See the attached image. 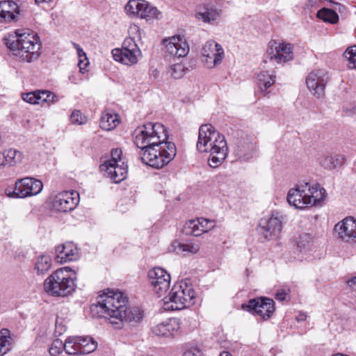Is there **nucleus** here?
<instances>
[{
    "mask_svg": "<svg viewBox=\"0 0 356 356\" xmlns=\"http://www.w3.org/2000/svg\"><path fill=\"white\" fill-rule=\"evenodd\" d=\"M22 99L30 104H38V98L37 95V90L34 92H27L23 95Z\"/></svg>",
    "mask_w": 356,
    "mask_h": 356,
    "instance_id": "45",
    "label": "nucleus"
},
{
    "mask_svg": "<svg viewBox=\"0 0 356 356\" xmlns=\"http://www.w3.org/2000/svg\"><path fill=\"white\" fill-rule=\"evenodd\" d=\"M185 67L181 63H176L171 65L168 70V74L175 79H180L184 74Z\"/></svg>",
    "mask_w": 356,
    "mask_h": 356,
    "instance_id": "40",
    "label": "nucleus"
},
{
    "mask_svg": "<svg viewBox=\"0 0 356 356\" xmlns=\"http://www.w3.org/2000/svg\"><path fill=\"white\" fill-rule=\"evenodd\" d=\"M257 80L258 87L261 92H264L274 84L275 82V76L269 74L266 71H262L258 74Z\"/></svg>",
    "mask_w": 356,
    "mask_h": 356,
    "instance_id": "30",
    "label": "nucleus"
},
{
    "mask_svg": "<svg viewBox=\"0 0 356 356\" xmlns=\"http://www.w3.org/2000/svg\"><path fill=\"white\" fill-rule=\"evenodd\" d=\"M334 230L343 241L356 243V218L354 217L343 218L334 225Z\"/></svg>",
    "mask_w": 356,
    "mask_h": 356,
    "instance_id": "15",
    "label": "nucleus"
},
{
    "mask_svg": "<svg viewBox=\"0 0 356 356\" xmlns=\"http://www.w3.org/2000/svg\"><path fill=\"white\" fill-rule=\"evenodd\" d=\"M79 355L89 354L97 348V342L90 337H79Z\"/></svg>",
    "mask_w": 356,
    "mask_h": 356,
    "instance_id": "29",
    "label": "nucleus"
},
{
    "mask_svg": "<svg viewBox=\"0 0 356 356\" xmlns=\"http://www.w3.org/2000/svg\"><path fill=\"white\" fill-rule=\"evenodd\" d=\"M56 259L60 263L74 261L78 257V250L72 243H67L56 248Z\"/></svg>",
    "mask_w": 356,
    "mask_h": 356,
    "instance_id": "23",
    "label": "nucleus"
},
{
    "mask_svg": "<svg viewBox=\"0 0 356 356\" xmlns=\"http://www.w3.org/2000/svg\"><path fill=\"white\" fill-rule=\"evenodd\" d=\"M148 278L153 291L159 297L165 293L170 285V275L162 268L156 267L148 273Z\"/></svg>",
    "mask_w": 356,
    "mask_h": 356,
    "instance_id": "11",
    "label": "nucleus"
},
{
    "mask_svg": "<svg viewBox=\"0 0 356 356\" xmlns=\"http://www.w3.org/2000/svg\"><path fill=\"white\" fill-rule=\"evenodd\" d=\"M4 152L8 166L15 165L22 160V153L14 149H6Z\"/></svg>",
    "mask_w": 356,
    "mask_h": 356,
    "instance_id": "37",
    "label": "nucleus"
},
{
    "mask_svg": "<svg viewBox=\"0 0 356 356\" xmlns=\"http://www.w3.org/2000/svg\"><path fill=\"white\" fill-rule=\"evenodd\" d=\"M200 227V222L198 219L197 220H191L186 222L182 229V232L186 235H193V236H200L202 234Z\"/></svg>",
    "mask_w": 356,
    "mask_h": 356,
    "instance_id": "35",
    "label": "nucleus"
},
{
    "mask_svg": "<svg viewBox=\"0 0 356 356\" xmlns=\"http://www.w3.org/2000/svg\"><path fill=\"white\" fill-rule=\"evenodd\" d=\"M243 308L253 310L263 319L269 318L275 311L273 300L267 298L252 299L249 300L248 305H243Z\"/></svg>",
    "mask_w": 356,
    "mask_h": 356,
    "instance_id": "16",
    "label": "nucleus"
},
{
    "mask_svg": "<svg viewBox=\"0 0 356 356\" xmlns=\"http://www.w3.org/2000/svg\"><path fill=\"white\" fill-rule=\"evenodd\" d=\"M120 123L119 116L113 113L104 112L102 113L99 126L106 131L115 129Z\"/></svg>",
    "mask_w": 356,
    "mask_h": 356,
    "instance_id": "27",
    "label": "nucleus"
},
{
    "mask_svg": "<svg viewBox=\"0 0 356 356\" xmlns=\"http://www.w3.org/2000/svg\"><path fill=\"white\" fill-rule=\"evenodd\" d=\"M72 270L64 267L53 272L44 282V291L51 296L65 297L76 288L74 278L70 276Z\"/></svg>",
    "mask_w": 356,
    "mask_h": 356,
    "instance_id": "4",
    "label": "nucleus"
},
{
    "mask_svg": "<svg viewBox=\"0 0 356 356\" xmlns=\"http://www.w3.org/2000/svg\"><path fill=\"white\" fill-rule=\"evenodd\" d=\"M200 227L202 234L207 232L212 229L215 227V222L213 220H210L206 218H199Z\"/></svg>",
    "mask_w": 356,
    "mask_h": 356,
    "instance_id": "43",
    "label": "nucleus"
},
{
    "mask_svg": "<svg viewBox=\"0 0 356 356\" xmlns=\"http://www.w3.org/2000/svg\"><path fill=\"white\" fill-rule=\"evenodd\" d=\"M282 230L280 219L274 215L268 219H261L259 222V232L267 240L277 237Z\"/></svg>",
    "mask_w": 356,
    "mask_h": 356,
    "instance_id": "18",
    "label": "nucleus"
},
{
    "mask_svg": "<svg viewBox=\"0 0 356 356\" xmlns=\"http://www.w3.org/2000/svg\"><path fill=\"white\" fill-rule=\"evenodd\" d=\"M19 13V7L14 1H0V22H15Z\"/></svg>",
    "mask_w": 356,
    "mask_h": 356,
    "instance_id": "22",
    "label": "nucleus"
},
{
    "mask_svg": "<svg viewBox=\"0 0 356 356\" xmlns=\"http://www.w3.org/2000/svg\"><path fill=\"white\" fill-rule=\"evenodd\" d=\"M182 356H201V355L198 350L197 351V353L193 350H188L185 352Z\"/></svg>",
    "mask_w": 356,
    "mask_h": 356,
    "instance_id": "50",
    "label": "nucleus"
},
{
    "mask_svg": "<svg viewBox=\"0 0 356 356\" xmlns=\"http://www.w3.org/2000/svg\"><path fill=\"white\" fill-rule=\"evenodd\" d=\"M266 54L271 60L279 64L285 63L293 58V47L290 43L271 40L268 44Z\"/></svg>",
    "mask_w": 356,
    "mask_h": 356,
    "instance_id": "8",
    "label": "nucleus"
},
{
    "mask_svg": "<svg viewBox=\"0 0 356 356\" xmlns=\"http://www.w3.org/2000/svg\"><path fill=\"white\" fill-rule=\"evenodd\" d=\"M54 0H35L36 3H49L53 1Z\"/></svg>",
    "mask_w": 356,
    "mask_h": 356,
    "instance_id": "51",
    "label": "nucleus"
},
{
    "mask_svg": "<svg viewBox=\"0 0 356 356\" xmlns=\"http://www.w3.org/2000/svg\"><path fill=\"white\" fill-rule=\"evenodd\" d=\"M81 64H82V61H81V60H80V61H79V68H80V70H81V71H82L83 70H84V69H85V67H82Z\"/></svg>",
    "mask_w": 356,
    "mask_h": 356,
    "instance_id": "54",
    "label": "nucleus"
},
{
    "mask_svg": "<svg viewBox=\"0 0 356 356\" xmlns=\"http://www.w3.org/2000/svg\"><path fill=\"white\" fill-rule=\"evenodd\" d=\"M79 202V195L76 191H63L57 194L52 202L53 208L60 212L71 211Z\"/></svg>",
    "mask_w": 356,
    "mask_h": 356,
    "instance_id": "13",
    "label": "nucleus"
},
{
    "mask_svg": "<svg viewBox=\"0 0 356 356\" xmlns=\"http://www.w3.org/2000/svg\"><path fill=\"white\" fill-rule=\"evenodd\" d=\"M74 46L76 49L79 57L86 56L85 52L83 51V49L80 47L79 44L74 43Z\"/></svg>",
    "mask_w": 356,
    "mask_h": 356,
    "instance_id": "49",
    "label": "nucleus"
},
{
    "mask_svg": "<svg viewBox=\"0 0 356 356\" xmlns=\"http://www.w3.org/2000/svg\"><path fill=\"white\" fill-rule=\"evenodd\" d=\"M127 298L120 291H108L106 294L99 296L96 307L99 312L107 315L111 321H118L122 318V314L127 309Z\"/></svg>",
    "mask_w": 356,
    "mask_h": 356,
    "instance_id": "6",
    "label": "nucleus"
},
{
    "mask_svg": "<svg viewBox=\"0 0 356 356\" xmlns=\"http://www.w3.org/2000/svg\"><path fill=\"white\" fill-rule=\"evenodd\" d=\"M179 330L180 321L176 318L168 319L152 327L154 334L164 337H173L179 334Z\"/></svg>",
    "mask_w": 356,
    "mask_h": 356,
    "instance_id": "19",
    "label": "nucleus"
},
{
    "mask_svg": "<svg viewBox=\"0 0 356 356\" xmlns=\"http://www.w3.org/2000/svg\"><path fill=\"white\" fill-rule=\"evenodd\" d=\"M220 356H232V355H230L229 353L227 352H222Z\"/></svg>",
    "mask_w": 356,
    "mask_h": 356,
    "instance_id": "53",
    "label": "nucleus"
},
{
    "mask_svg": "<svg viewBox=\"0 0 356 356\" xmlns=\"http://www.w3.org/2000/svg\"><path fill=\"white\" fill-rule=\"evenodd\" d=\"M196 146L200 152L210 154L208 164L211 168L220 166L227 154L228 147L225 136L210 124L200 126Z\"/></svg>",
    "mask_w": 356,
    "mask_h": 356,
    "instance_id": "2",
    "label": "nucleus"
},
{
    "mask_svg": "<svg viewBox=\"0 0 356 356\" xmlns=\"http://www.w3.org/2000/svg\"><path fill=\"white\" fill-rule=\"evenodd\" d=\"M287 295L288 292L285 289H280L277 291L275 298L278 300L283 301L286 300Z\"/></svg>",
    "mask_w": 356,
    "mask_h": 356,
    "instance_id": "46",
    "label": "nucleus"
},
{
    "mask_svg": "<svg viewBox=\"0 0 356 356\" xmlns=\"http://www.w3.org/2000/svg\"><path fill=\"white\" fill-rule=\"evenodd\" d=\"M286 200L289 205L300 209L308 205H314L318 201L314 197L308 183L291 188L287 193Z\"/></svg>",
    "mask_w": 356,
    "mask_h": 356,
    "instance_id": "7",
    "label": "nucleus"
},
{
    "mask_svg": "<svg viewBox=\"0 0 356 356\" xmlns=\"http://www.w3.org/2000/svg\"><path fill=\"white\" fill-rule=\"evenodd\" d=\"M172 248L178 254H196L200 250V245L195 243H182L175 241L172 244Z\"/></svg>",
    "mask_w": 356,
    "mask_h": 356,
    "instance_id": "28",
    "label": "nucleus"
},
{
    "mask_svg": "<svg viewBox=\"0 0 356 356\" xmlns=\"http://www.w3.org/2000/svg\"><path fill=\"white\" fill-rule=\"evenodd\" d=\"M327 81V74L323 70H314L306 78V84L308 90L316 98L324 97Z\"/></svg>",
    "mask_w": 356,
    "mask_h": 356,
    "instance_id": "12",
    "label": "nucleus"
},
{
    "mask_svg": "<svg viewBox=\"0 0 356 356\" xmlns=\"http://www.w3.org/2000/svg\"><path fill=\"white\" fill-rule=\"evenodd\" d=\"M122 314V318H119L118 321H111V324L115 325L116 328L121 327L123 323L135 325L143 318V312L138 307L128 308L127 307L126 310Z\"/></svg>",
    "mask_w": 356,
    "mask_h": 356,
    "instance_id": "20",
    "label": "nucleus"
},
{
    "mask_svg": "<svg viewBox=\"0 0 356 356\" xmlns=\"http://www.w3.org/2000/svg\"><path fill=\"white\" fill-rule=\"evenodd\" d=\"M306 319V315L305 314H301L298 318V321H304Z\"/></svg>",
    "mask_w": 356,
    "mask_h": 356,
    "instance_id": "52",
    "label": "nucleus"
},
{
    "mask_svg": "<svg viewBox=\"0 0 356 356\" xmlns=\"http://www.w3.org/2000/svg\"><path fill=\"white\" fill-rule=\"evenodd\" d=\"M70 120L74 124H83L86 122L87 118L80 111L75 110L70 115Z\"/></svg>",
    "mask_w": 356,
    "mask_h": 356,
    "instance_id": "42",
    "label": "nucleus"
},
{
    "mask_svg": "<svg viewBox=\"0 0 356 356\" xmlns=\"http://www.w3.org/2000/svg\"><path fill=\"white\" fill-rule=\"evenodd\" d=\"M343 56L349 62L348 67L356 69V45L348 48L343 53Z\"/></svg>",
    "mask_w": 356,
    "mask_h": 356,
    "instance_id": "39",
    "label": "nucleus"
},
{
    "mask_svg": "<svg viewBox=\"0 0 356 356\" xmlns=\"http://www.w3.org/2000/svg\"><path fill=\"white\" fill-rule=\"evenodd\" d=\"M112 54L115 60L125 65H132L137 62L140 50L132 38H128L124 41L122 48L113 49Z\"/></svg>",
    "mask_w": 356,
    "mask_h": 356,
    "instance_id": "10",
    "label": "nucleus"
},
{
    "mask_svg": "<svg viewBox=\"0 0 356 356\" xmlns=\"http://www.w3.org/2000/svg\"><path fill=\"white\" fill-rule=\"evenodd\" d=\"M146 2L145 0H129L124 7L126 13L131 16L140 17Z\"/></svg>",
    "mask_w": 356,
    "mask_h": 356,
    "instance_id": "31",
    "label": "nucleus"
},
{
    "mask_svg": "<svg viewBox=\"0 0 356 356\" xmlns=\"http://www.w3.org/2000/svg\"><path fill=\"white\" fill-rule=\"evenodd\" d=\"M346 162V158L341 154L325 155L321 161V165L325 169L333 170L342 166Z\"/></svg>",
    "mask_w": 356,
    "mask_h": 356,
    "instance_id": "25",
    "label": "nucleus"
},
{
    "mask_svg": "<svg viewBox=\"0 0 356 356\" xmlns=\"http://www.w3.org/2000/svg\"><path fill=\"white\" fill-rule=\"evenodd\" d=\"M52 266V260L50 256L47 254H41L38 256L34 264V270L37 275H43L46 274Z\"/></svg>",
    "mask_w": 356,
    "mask_h": 356,
    "instance_id": "26",
    "label": "nucleus"
},
{
    "mask_svg": "<svg viewBox=\"0 0 356 356\" xmlns=\"http://www.w3.org/2000/svg\"><path fill=\"white\" fill-rule=\"evenodd\" d=\"M43 188L42 181L33 177H25L17 179L15 188L9 196L17 198H24L39 194Z\"/></svg>",
    "mask_w": 356,
    "mask_h": 356,
    "instance_id": "9",
    "label": "nucleus"
},
{
    "mask_svg": "<svg viewBox=\"0 0 356 356\" xmlns=\"http://www.w3.org/2000/svg\"><path fill=\"white\" fill-rule=\"evenodd\" d=\"M79 337H70L64 343V350L68 355H79Z\"/></svg>",
    "mask_w": 356,
    "mask_h": 356,
    "instance_id": "36",
    "label": "nucleus"
},
{
    "mask_svg": "<svg viewBox=\"0 0 356 356\" xmlns=\"http://www.w3.org/2000/svg\"><path fill=\"white\" fill-rule=\"evenodd\" d=\"M161 17V13L147 1L139 17L145 19L147 22H151L154 19H159Z\"/></svg>",
    "mask_w": 356,
    "mask_h": 356,
    "instance_id": "32",
    "label": "nucleus"
},
{
    "mask_svg": "<svg viewBox=\"0 0 356 356\" xmlns=\"http://www.w3.org/2000/svg\"><path fill=\"white\" fill-rule=\"evenodd\" d=\"M316 16L325 22L332 24H336L339 21L338 14L334 10L330 8H321L318 11Z\"/></svg>",
    "mask_w": 356,
    "mask_h": 356,
    "instance_id": "34",
    "label": "nucleus"
},
{
    "mask_svg": "<svg viewBox=\"0 0 356 356\" xmlns=\"http://www.w3.org/2000/svg\"><path fill=\"white\" fill-rule=\"evenodd\" d=\"M3 41L13 54L22 61L33 62L41 54V44L38 35L24 29H17L6 35Z\"/></svg>",
    "mask_w": 356,
    "mask_h": 356,
    "instance_id": "3",
    "label": "nucleus"
},
{
    "mask_svg": "<svg viewBox=\"0 0 356 356\" xmlns=\"http://www.w3.org/2000/svg\"><path fill=\"white\" fill-rule=\"evenodd\" d=\"M100 170L107 174V176L115 183H119L124 180L127 175V165L109 163L100 165Z\"/></svg>",
    "mask_w": 356,
    "mask_h": 356,
    "instance_id": "21",
    "label": "nucleus"
},
{
    "mask_svg": "<svg viewBox=\"0 0 356 356\" xmlns=\"http://www.w3.org/2000/svg\"><path fill=\"white\" fill-rule=\"evenodd\" d=\"M12 348V338L8 329L3 328L0 331V356L6 354Z\"/></svg>",
    "mask_w": 356,
    "mask_h": 356,
    "instance_id": "33",
    "label": "nucleus"
},
{
    "mask_svg": "<svg viewBox=\"0 0 356 356\" xmlns=\"http://www.w3.org/2000/svg\"><path fill=\"white\" fill-rule=\"evenodd\" d=\"M196 293L192 285L186 281H179L174 284L168 296L163 300L169 305L168 309L180 310L194 305Z\"/></svg>",
    "mask_w": 356,
    "mask_h": 356,
    "instance_id": "5",
    "label": "nucleus"
},
{
    "mask_svg": "<svg viewBox=\"0 0 356 356\" xmlns=\"http://www.w3.org/2000/svg\"><path fill=\"white\" fill-rule=\"evenodd\" d=\"M202 56L205 58L209 67H213L222 61L224 51L222 47L213 40L205 43L202 49Z\"/></svg>",
    "mask_w": 356,
    "mask_h": 356,
    "instance_id": "17",
    "label": "nucleus"
},
{
    "mask_svg": "<svg viewBox=\"0 0 356 356\" xmlns=\"http://www.w3.org/2000/svg\"><path fill=\"white\" fill-rule=\"evenodd\" d=\"M38 104L41 103L52 104L58 101L57 97L48 90H37Z\"/></svg>",
    "mask_w": 356,
    "mask_h": 356,
    "instance_id": "38",
    "label": "nucleus"
},
{
    "mask_svg": "<svg viewBox=\"0 0 356 356\" xmlns=\"http://www.w3.org/2000/svg\"><path fill=\"white\" fill-rule=\"evenodd\" d=\"M64 350V343L59 339H55L49 348V354L52 356H57Z\"/></svg>",
    "mask_w": 356,
    "mask_h": 356,
    "instance_id": "41",
    "label": "nucleus"
},
{
    "mask_svg": "<svg viewBox=\"0 0 356 356\" xmlns=\"http://www.w3.org/2000/svg\"><path fill=\"white\" fill-rule=\"evenodd\" d=\"M346 284L350 289L356 291V276L348 279Z\"/></svg>",
    "mask_w": 356,
    "mask_h": 356,
    "instance_id": "47",
    "label": "nucleus"
},
{
    "mask_svg": "<svg viewBox=\"0 0 356 356\" xmlns=\"http://www.w3.org/2000/svg\"><path fill=\"white\" fill-rule=\"evenodd\" d=\"M167 55L178 58L185 57L189 52V46L184 37L174 35L163 40Z\"/></svg>",
    "mask_w": 356,
    "mask_h": 356,
    "instance_id": "14",
    "label": "nucleus"
},
{
    "mask_svg": "<svg viewBox=\"0 0 356 356\" xmlns=\"http://www.w3.org/2000/svg\"><path fill=\"white\" fill-rule=\"evenodd\" d=\"M6 158L4 152H0V168L7 166Z\"/></svg>",
    "mask_w": 356,
    "mask_h": 356,
    "instance_id": "48",
    "label": "nucleus"
},
{
    "mask_svg": "<svg viewBox=\"0 0 356 356\" xmlns=\"http://www.w3.org/2000/svg\"><path fill=\"white\" fill-rule=\"evenodd\" d=\"M121 156L122 150L120 149H113L111 152V159L110 160L105 161L103 164H118V162L121 161Z\"/></svg>",
    "mask_w": 356,
    "mask_h": 356,
    "instance_id": "44",
    "label": "nucleus"
},
{
    "mask_svg": "<svg viewBox=\"0 0 356 356\" xmlns=\"http://www.w3.org/2000/svg\"><path fill=\"white\" fill-rule=\"evenodd\" d=\"M166 131L162 124L152 122L145 124L134 131V143L140 149L143 163L159 169L175 158L176 146L173 143L167 141Z\"/></svg>",
    "mask_w": 356,
    "mask_h": 356,
    "instance_id": "1",
    "label": "nucleus"
},
{
    "mask_svg": "<svg viewBox=\"0 0 356 356\" xmlns=\"http://www.w3.org/2000/svg\"><path fill=\"white\" fill-rule=\"evenodd\" d=\"M220 11L209 5H201L197 8V15L204 22L215 21L220 15Z\"/></svg>",
    "mask_w": 356,
    "mask_h": 356,
    "instance_id": "24",
    "label": "nucleus"
}]
</instances>
